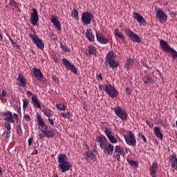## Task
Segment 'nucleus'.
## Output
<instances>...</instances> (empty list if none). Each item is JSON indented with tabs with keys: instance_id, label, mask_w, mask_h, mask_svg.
I'll return each mask as SVG.
<instances>
[{
	"instance_id": "1",
	"label": "nucleus",
	"mask_w": 177,
	"mask_h": 177,
	"mask_svg": "<svg viewBox=\"0 0 177 177\" xmlns=\"http://www.w3.org/2000/svg\"><path fill=\"white\" fill-rule=\"evenodd\" d=\"M107 63L109 64L111 68H117L118 67V62L115 61V57H114V52L110 51L107 53L105 64L107 65Z\"/></svg>"
},
{
	"instance_id": "2",
	"label": "nucleus",
	"mask_w": 177,
	"mask_h": 177,
	"mask_svg": "<svg viewBox=\"0 0 177 177\" xmlns=\"http://www.w3.org/2000/svg\"><path fill=\"white\" fill-rule=\"evenodd\" d=\"M160 45L162 49H163V50H165V52H170L173 59L177 58L176 50H175L174 48H171L169 46V45H168V43H167V41H165L163 39H160Z\"/></svg>"
},
{
	"instance_id": "3",
	"label": "nucleus",
	"mask_w": 177,
	"mask_h": 177,
	"mask_svg": "<svg viewBox=\"0 0 177 177\" xmlns=\"http://www.w3.org/2000/svg\"><path fill=\"white\" fill-rule=\"evenodd\" d=\"M124 34L131 41H133V42H137L138 44H140V42H142L140 37L128 28L124 29Z\"/></svg>"
},
{
	"instance_id": "4",
	"label": "nucleus",
	"mask_w": 177,
	"mask_h": 177,
	"mask_svg": "<svg viewBox=\"0 0 177 177\" xmlns=\"http://www.w3.org/2000/svg\"><path fill=\"white\" fill-rule=\"evenodd\" d=\"M105 92L107 93L109 97L114 99L118 96V91L111 84L105 85Z\"/></svg>"
},
{
	"instance_id": "5",
	"label": "nucleus",
	"mask_w": 177,
	"mask_h": 177,
	"mask_svg": "<svg viewBox=\"0 0 177 177\" xmlns=\"http://www.w3.org/2000/svg\"><path fill=\"white\" fill-rule=\"evenodd\" d=\"M93 14H91L89 12H84L82 14V23H83L84 26H89L91 24V21L94 19Z\"/></svg>"
},
{
	"instance_id": "6",
	"label": "nucleus",
	"mask_w": 177,
	"mask_h": 177,
	"mask_svg": "<svg viewBox=\"0 0 177 177\" xmlns=\"http://www.w3.org/2000/svg\"><path fill=\"white\" fill-rule=\"evenodd\" d=\"M37 118L39 129L41 132H43V133H46V131L48 130V125H46V123L44 122V120L42 119L39 113L37 114Z\"/></svg>"
},
{
	"instance_id": "7",
	"label": "nucleus",
	"mask_w": 177,
	"mask_h": 177,
	"mask_svg": "<svg viewBox=\"0 0 177 177\" xmlns=\"http://www.w3.org/2000/svg\"><path fill=\"white\" fill-rule=\"evenodd\" d=\"M29 37L33 41L34 44L39 48V49H44L45 48V44H44V41L37 36V35H33L32 34H30Z\"/></svg>"
},
{
	"instance_id": "8",
	"label": "nucleus",
	"mask_w": 177,
	"mask_h": 177,
	"mask_svg": "<svg viewBox=\"0 0 177 177\" xmlns=\"http://www.w3.org/2000/svg\"><path fill=\"white\" fill-rule=\"evenodd\" d=\"M117 117H119L122 121H127V113L120 106L113 109Z\"/></svg>"
},
{
	"instance_id": "9",
	"label": "nucleus",
	"mask_w": 177,
	"mask_h": 177,
	"mask_svg": "<svg viewBox=\"0 0 177 177\" xmlns=\"http://www.w3.org/2000/svg\"><path fill=\"white\" fill-rule=\"evenodd\" d=\"M124 139L129 146H135V145H136V140L133 136V133L131 131H129V136H124Z\"/></svg>"
},
{
	"instance_id": "10",
	"label": "nucleus",
	"mask_w": 177,
	"mask_h": 177,
	"mask_svg": "<svg viewBox=\"0 0 177 177\" xmlns=\"http://www.w3.org/2000/svg\"><path fill=\"white\" fill-rule=\"evenodd\" d=\"M32 12H33L30 15V23L32 26H36L38 20H39V18L38 17V12H37L35 8H32Z\"/></svg>"
},
{
	"instance_id": "11",
	"label": "nucleus",
	"mask_w": 177,
	"mask_h": 177,
	"mask_svg": "<svg viewBox=\"0 0 177 177\" xmlns=\"http://www.w3.org/2000/svg\"><path fill=\"white\" fill-rule=\"evenodd\" d=\"M97 142L100 143V147L102 150L104 149V147L107 145V139L104 136H99L96 138Z\"/></svg>"
},
{
	"instance_id": "12",
	"label": "nucleus",
	"mask_w": 177,
	"mask_h": 177,
	"mask_svg": "<svg viewBox=\"0 0 177 177\" xmlns=\"http://www.w3.org/2000/svg\"><path fill=\"white\" fill-rule=\"evenodd\" d=\"M104 153L106 156H113V151H114V146L111 144H107L104 146Z\"/></svg>"
},
{
	"instance_id": "13",
	"label": "nucleus",
	"mask_w": 177,
	"mask_h": 177,
	"mask_svg": "<svg viewBox=\"0 0 177 177\" xmlns=\"http://www.w3.org/2000/svg\"><path fill=\"white\" fill-rule=\"evenodd\" d=\"M104 133H106L111 143H117V139L113 136V132L109 128H105Z\"/></svg>"
},
{
	"instance_id": "14",
	"label": "nucleus",
	"mask_w": 177,
	"mask_h": 177,
	"mask_svg": "<svg viewBox=\"0 0 177 177\" xmlns=\"http://www.w3.org/2000/svg\"><path fill=\"white\" fill-rule=\"evenodd\" d=\"M50 21L53 23L54 27H55L56 30L57 31L62 30V26L60 25V21L56 19V17L55 15H52L50 17Z\"/></svg>"
},
{
	"instance_id": "15",
	"label": "nucleus",
	"mask_w": 177,
	"mask_h": 177,
	"mask_svg": "<svg viewBox=\"0 0 177 177\" xmlns=\"http://www.w3.org/2000/svg\"><path fill=\"white\" fill-rule=\"evenodd\" d=\"M58 167L60 171L64 173L70 169L71 165H70V162H66L65 163L59 164Z\"/></svg>"
},
{
	"instance_id": "16",
	"label": "nucleus",
	"mask_w": 177,
	"mask_h": 177,
	"mask_svg": "<svg viewBox=\"0 0 177 177\" xmlns=\"http://www.w3.org/2000/svg\"><path fill=\"white\" fill-rule=\"evenodd\" d=\"M156 19H159V21L161 23L162 20L165 21L167 20V15L164 13L161 10V9L158 8V11L156 12Z\"/></svg>"
},
{
	"instance_id": "17",
	"label": "nucleus",
	"mask_w": 177,
	"mask_h": 177,
	"mask_svg": "<svg viewBox=\"0 0 177 177\" xmlns=\"http://www.w3.org/2000/svg\"><path fill=\"white\" fill-rule=\"evenodd\" d=\"M33 75H35V78H38L40 81L44 80V75L41 72V69L37 68H32Z\"/></svg>"
},
{
	"instance_id": "18",
	"label": "nucleus",
	"mask_w": 177,
	"mask_h": 177,
	"mask_svg": "<svg viewBox=\"0 0 177 177\" xmlns=\"http://www.w3.org/2000/svg\"><path fill=\"white\" fill-rule=\"evenodd\" d=\"M3 115H4L6 118H4V121H7L8 122H15V120H13V114H12V112H5L3 113Z\"/></svg>"
},
{
	"instance_id": "19",
	"label": "nucleus",
	"mask_w": 177,
	"mask_h": 177,
	"mask_svg": "<svg viewBox=\"0 0 177 177\" xmlns=\"http://www.w3.org/2000/svg\"><path fill=\"white\" fill-rule=\"evenodd\" d=\"M133 17L137 20L138 23H140V24H146V19H145V18H143V17H142L140 14L138 12H134Z\"/></svg>"
},
{
	"instance_id": "20",
	"label": "nucleus",
	"mask_w": 177,
	"mask_h": 177,
	"mask_svg": "<svg viewBox=\"0 0 177 177\" xmlns=\"http://www.w3.org/2000/svg\"><path fill=\"white\" fill-rule=\"evenodd\" d=\"M17 81H18L21 84H18L19 86H26V85H27L26 77H24V75L20 73L18 75Z\"/></svg>"
},
{
	"instance_id": "21",
	"label": "nucleus",
	"mask_w": 177,
	"mask_h": 177,
	"mask_svg": "<svg viewBox=\"0 0 177 177\" xmlns=\"http://www.w3.org/2000/svg\"><path fill=\"white\" fill-rule=\"evenodd\" d=\"M153 132L156 137H158L160 140H162L164 135L161 133V130L160 129V127H154Z\"/></svg>"
},
{
	"instance_id": "22",
	"label": "nucleus",
	"mask_w": 177,
	"mask_h": 177,
	"mask_svg": "<svg viewBox=\"0 0 177 177\" xmlns=\"http://www.w3.org/2000/svg\"><path fill=\"white\" fill-rule=\"evenodd\" d=\"M169 160L171 162V165L172 168H174V169H177V158L176 155H171L169 156Z\"/></svg>"
},
{
	"instance_id": "23",
	"label": "nucleus",
	"mask_w": 177,
	"mask_h": 177,
	"mask_svg": "<svg viewBox=\"0 0 177 177\" xmlns=\"http://www.w3.org/2000/svg\"><path fill=\"white\" fill-rule=\"evenodd\" d=\"M95 35L97 41H98L100 44H106L109 43V40H107V39H106L105 37H102V35H100L99 32H96Z\"/></svg>"
},
{
	"instance_id": "24",
	"label": "nucleus",
	"mask_w": 177,
	"mask_h": 177,
	"mask_svg": "<svg viewBox=\"0 0 177 177\" xmlns=\"http://www.w3.org/2000/svg\"><path fill=\"white\" fill-rule=\"evenodd\" d=\"M59 164H64L65 162H68L67 161V156L64 153H60L57 156Z\"/></svg>"
},
{
	"instance_id": "25",
	"label": "nucleus",
	"mask_w": 177,
	"mask_h": 177,
	"mask_svg": "<svg viewBox=\"0 0 177 177\" xmlns=\"http://www.w3.org/2000/svg\"><path fill=\"white\" fill-rule=\"evenodd\" d=\"M86 37L88 38V41L93 42L95 41V35L92 34L91 29H87L86 32Z\"/></svg>"
},
{
	"instance_id": "26",
	"label": "nucleus",
	"mask_w": 177,
	"mask_h": 177,
	"mask_svg": "<svg viewBox=\"0 0 177 177\" xmlns=\"http://www.w3.org/2000/svg\"><path fill=\"white\" fill-rule=\"evenodd\" d=\"M32 102L35 107H37V109H41V104H39V101H38V98L37 97V95H35L32 97Z\"/></svg>"
},
{
	"instance_id": "27",
	"label": "nucleus",
	"mask_w": 177,
	"mask_h": 177,
	"mask_svg": "<svg viewBox=\"0 0 177 177\" xmlns=\"http://www.w3.org/2000/svg\"><path fill=\"white\" fill-rule=\"evenodd\" d=\"M143 82L147 85V84H154V80L150 76L146 75L142 79Z\"/></svg>"
},
{
	"instance_id": "28",
	"label": "nucleus",
	"mask_w": 177,
	"mask_h": 177,
	"mask_svg": "<svg viewBox=\"0 0 177 177\" xmlns=\"http://www.w3.org/2000/svg\"><path fill=\"white\" fill-rule=\"evenodd\" d=\"M115 153H118L122 156V157H125V151H124V149L120 146H115Z\"/></svg>"
},
{
	"instance_id": "29",
	"label": "nucleus",
	"mask_w": 177,
	"mask_h": 177,
	"mask_svg": "<svg viewBox=\"0 0 177 177\" xmlns=\"http://www.w3.org/2000/svg\"><path fill=\"white\" fill-rule=\"evenodd\" d=\"M44 114V115H46V117H48V118H50V117H52L53 115V111H52V110L49 109H44L43 110Z\"/></svg>"
},
{
	"instance_id": "30",
	"label": "nucleus",
	"mask_w": 177,
	"mask_h": 177,
	"mask_svg": "<svg viewBox=\"0 0 177 177\" xmlns=\"http://www.w3.org/2000/svg\"><path fill=\"white\" fill-rule=\"evenodd\" d=\"M127 162L131 165V167H133V168H139V162L137 161L127 159Z\"/></svg>"
},
{
	"instance_id": "31",
	"label": "nucleus",
	"mask_w": 177,
	"mask_h": 177,
	"mask_svg": "<svg viewBox=\"0 0 177 177\" xmlns=\"http://www.w3.org/2000/svg\"><path fill=\"white\" fill-rule=\"evenodd\" d=\"M158 165L157 163L153 162L151 167H150V171H151V176H156V168H157Z\"/></svg>"
},
{
	"instance_id": "32",
	"label": "nucleus",
	"mask_w": 177,
	"mask_h": 177,
	"mask_svg": "<svg viewBox=\"0 0 177 177\" xmlns=\"http://www.w3.org/2000/svg\"><path fill=\"white\" fill-rule=\"evenodd\" d=\"M133 66V59L132 58H129L125 63V68H129V67H132Z\"/></svg>"
},
{
	"instance_id": "33",
	"label": "nucleus",
	"mask_w": 177,
	"mask_h": 177,
	"mask_svg": "<svg viewBox=\"0 0 177 177\" xmlns=\"http://www.w3.org/2000/svg\"><path fill=\"white\" fill-rule=\"evenodd\" d=\"M88 48L89 55H94L95 56H96V48H95V47H93V46L92 45H89Z\"/></svg>"
},
{
	"instance_id": "34",
	"label": "nucleus",
	"mask_w": 177,
	"mask_h": 177,
	"mask_svg": "<svg viewBox=\"0 0 177 177\" xmlns=\"http://www.w3.org/2000/svg\"><path fill=\"white\" fill-rule=\"evenodd\" d=\"M114 34L115 37H118V38H121V39H125L124 35L121 33L118 29H115Z\"/></svg>"
},
{
	"instance_id": "35",
	"label": "nucleus",
	"mask_w": 177,
	"mask_h": 177,
	"mask_svg": "<svg viewBox=\"0 0 177 177\" xmlns=\"http://www.w3.org/2000/svg\"><path fill=\"white\" fill-rule=\"evenodd\" d=\"M46 138H53L55 136V133L52 130H46V133H43Z\"/></svg>"
},
{
	"instance_id": "36",
	"label": "nucleus",
	"mask_w": 177,
	"mask_h": 177,
	"mask_svg": "<svg viewBox=\"0 0 177 177\" xmlns=\"http://www.w3.org/2000/svg\"><path fill=\"white\" fill-rule=\"evenodd\" d=\"M71 17H74L75 20H80L78 17V11H77L75 9H73L71 12Z\"/></svg>"
},
{
	"instance_id": "37",
	"label": "nucleus",
	"mask_w": 177,
	"mask_h": 177,
	"mask_svg": "<svg viewBox=\"0 0 177 177\" xmlns=\"http://www.w3.org/2000/svg\"><path fill=\"white\" fill-rule=\"evenodd\" d=\"M56 107L59 111H64L66 110V105L64 104H57Z\"/></svg>"
},
{
	"instance_id": "38",
	"label": "nucleus",
	"mask_w": 177,
	"mask_h": 177,
	"mask_svg": "<svg viewBox=\"0 0 177 177\" xmlns=\"http://www.w3.org/2000/svg\"><path fill=\"white\" fill-rule=\"evenodd\" d=\"M68 70H70L71 73H73L74 74H77V68H75V66L74 64H71L68 68Z\"/></svg>"
},
{
	"instance_id": "39",
	"label": "nucleus",
	"mask_w": 177,
	"mask_h": 177,
	"mask_svg": "<svg viewBox=\"0 0 177 177\" xmlns=\"http://www.w3.org/2000/svg\"><path fill=\"white\" fill-rule=\"evenodd\" d=\"M59 45L61 49H62L64 52H70V49L67 48V46H64L62 41H60Z\"/></svg>"
},
{
	"instance_id": "40",
	"label": "nucleus",
	"mask_w": 177,
	"mask_h": 177,
	"mask_svg": "<svg viewBox=\"0 0 177 177\" xmlns=\"http://www.w3.org/2000/svg\"><path fill=\"white\" fill-rule=\"evenodd\" d=\"M62 64H64V66H66V68H68L71 65V64H70V62H68V60H67V59L66 58L62 59Z\"/></svg>"
},
{
	"instance_id": "41",
	"label": "nucleus",
	"mask_w": 177,
	"mask_h": 177,
	"mask_svg": "<svg viewBox=\"0 0 177 177\" xmlns=\"http://www.w3.org/2000/svg\"><path fill=\"white\" fill-rule=\"evenodd\" d=\"M17 132L19 136H21V135H23V130L21 129V125L17 126Z\"/></svg>"
},
{
	"instance_id": "42",
	"label": "nucleus",
	"mask_w": 177,
	"mask_h": 177,
	"mask_svg": "<svg viewBox=\"0 0 177 177\" xmlns=\"http://www.w3.org/2000/svg\"><path fill=\"white\" fill-rule=\"evenodd\" d=\"M27 106H28V100L24 99L23 100V109L26 110L27 109Z\"/></svg>"
},
{
	"instance_id": "43",
	"label": "nucleus",
	"mask_w": 177,
	"mask_h": 177,
	"mask_svg": "<svg viewBox=\"0 0 177 177\" xmlns=\"http://www.w3.org/2000/svg\"><path fill=\"white\" fill-rule=\"evenodd\" d=\"M113 158H115V160H117V161H121V156L120 155V153H115L113 154Z\"/></svg>"
},
{
	"instance_id": "44",
	"label": "nucleus",
	"mask_w": 177,
	"mask_h": 177,
	"mask_svg": "<svg viewBox=\"0 0 177 177\" xmlns=\"http://www.w3.org/2000/svg\"><path fill=\"white\" fill-rule=\"evenodd\" d=\"M61 115L62 117H63V118H66L67 120H68V118H70V112H68L66 113H61Z\"/></svg>"
},
{
	"instance_id": "45",
	"label": "nucleus",
	"mask_w": 177,
	"mask_h": 177,
	"mask_svg": "<svg viewBox=\"0 0 177 177\" xmlns=\"http://www.w3.org/2000/svg\"><path fill=\"white\" fill-rule=\"evenodd\" d=\"M84 158L86 160V161H88L89 158H91V153H89V152H85Z\"/></svg>"
},
{
	"instance_id": "46",
	"label": "nucleus",
	"mask_w": 177,
	"mask_h": 177,
	"mask_svg": "<svg viewBox=\"0 0 177 177\" xmlns=\"http://www.w3.org/2000/svg\"><path fill=\"white\" fill-rule=\"evenodd\" d=\"M50 39H53V41H57V35L53 33L50 35Z\"/></svg>"
},
{
	"instance_id": "47",
	"label": "nucleus",
	"mask_w": 177,
	"mask_h": 177,
	"mask_svg": "<svg viewBox=\"0 0 177 177\" xmlns=\"http://www.w3.org/2000/svg\"><path fill=\"white\" fill-rule=\"evenodd\" d=\"M90 158L91 160H93V161H95V160H96V156L95 154H93V152H92V151L90 152Z\"/></svg>"
},
{
	"instance_id": "48",
	"label": "nucleus",
	"mask_w": 177,
	"mask_h": 177,
	"mask_svg": "<svg viewBox=\"0 0 177 177\" xmlns=\"http://www.w3.org/2000/svg\"><path fill=\"white\" fill-rule=\"evenodd\" d=\"M2 97H6V91L3 90L1 94L0 95V99L2 100Z\"/></svg>"
},
{
	"instance_id": "49",
	"label": "nucleus",
	"mask_w": 177,
	"mask_h": 177,
	"mask_svg": "<svg viewBox=\"0 0 177 177\" xmlns=\"http://www.w3.org/2000/svg\"><path fill=\"white\" fill-rule=\"evenodd\" d=\"M4 127H5V128L7 129V131H10V129H11V127H10V123L6 122V123L4 124Z\"/></svg>"
},
{
	"instance_id": "50",
	"label": "nucleus",
	"mask_w": 177,
	"mask_h": 177,
	"mask_svg": "<svg viewBox=\"0 0 177 177\" xmlns=\"http://www.w3.org/2000/svg\"><path fill=\"white\" fill-rule=\"evenodd\" d=\"M139 136H140V138H142V139L143 140V142H145V143H146L147 142V140H146V137L145 136V135H143V133H139Z\"/></svg>"
},
{
	"instance_id": "51",
	"label": "nucleus",
	"mask_w": 177,
	"mask_h": 177,
	"mask_svg": "<svg viewBox=\"0 0 177 177\" xmlns=\"http://www.w3.org/2000/svg\"><path fill=\"white\" fill-rule=\"evenodd\" d=\"M52 78H53V81H55V82H56V84H59V78H57V77H56V75H53Z\"/></svg>"
},
{
	"instance_id": "52",
	"label": "nucleus",
	"mask_w": 177,
	"mask_h": 177,
	"mask_svg": "<svg viewBox=\"0 0 177 177\" xmlns=\"http://www.w3.org/2000/svg\"><path fill=\"white\" fill-rule=\"evenodd\" d=\"M24 118L26 120V121H31V118L28 114H26Z\"/></svg>"
},
{
	"instance_id": "53",
	"label": "nucleus",
	"mask_w": 177,
	"mask_h": 177,
	"mask_svg": "<svg viewBox=\"0 0 177 177\" xmlns=\"http://www.w3.org/2000/svg\"><path fill=\"white\" fill-rule=\"evenodd\" d=\"M10 5H11V6H17V3H16V1L15 0H10Z\"/></svg>"
},
{
	"instance_id": "54",
	"label": "nucleus",
	"mask_w": 177,
	"mask_h": 177,
	"mask_svg": "<svg viewBox=\"0 0 177 177\" xmlns=\"http://www.w3.org/2000/svg\"><path fill=\"white\" fill-rule=\"evenodd\" d=\"M132 93V90L129 87L126 88V94L131 95Z\"/></svg>"
},
{
	"instance_id": "55",
	"label": "nucleus",
	"mask_w": 177,
	"mask_h": 177,
	"mask_svg": "<svg viewBox=\"0 0 177 177\" xmlns=\"http://www.w3.org/2000/svg\"><path fill=\"white\" fill-rule=\"evenodd\" d=\"M99 88H100L101 91H104L105 92L106 86L102 85V84H99Z\"/></svg>"
},
{
	"instance_id": "56",
	"label": "nucleus",
	"mask_w": 177,
	"mask_h": 177,
	"mask_svg": "<svg viewBox=\"0 0 177 177\" xmlns=\"http://www.w3.org/2000/svg\"><path fill=\"white\" fill-rule=\"evenodd\" d=\"M32 138H29L28 140V146H31V145L32 144Z\"/></svg>"
},
{
	"instance_id": "57",
	"label": "nucleus",
	"mask_w": 177,
	"mask_h": 177,
	"mask_svg": "<svg viewBox=\"0 0 177 177\" xmlns=\"http://www.w3.org/2000/svg\"><path fill=\"white\" fill-rule=\"evenodd\" d=\"M12 117H13V118L17 120V122H19V116L17 115V114L14 113Z\"/></svg>"
},
{
	"instance_id": "58",
	"label": "nucleus",
	"mask_w": 177,
	"mask_h": 177,
	"mask_svg": "<svg viewBox=\"0 0 177 177\" xmlns=\"http://www.w3.org/2000/svg\"><path fill=\"white\" fill-rule=\"evenodd\" d=\"M48 122L50 125H55V123L53 122V120L50 119V118H48Z\"/></svg>"
},
{
	"instance_id": "59",
	"label": "nucleus",
	"mask_w": 177,
	"mask_h": 177,
	"mask_svg": "<svg viewBox=\"0 0 177 177\" xmlns=\"http://www.w3.org/2000/svg\"><path fill=\"white\" fill-rule=\"evenodd\" d=\"M39 139H44L45 137V133L42 134V133H40L39 134Z\"/></svg>"
},
{
	"instance_id": "60",
	"label": "nucleus",
	"mask_w": 177,
	"mask_h": 177,
	"mask_svg": "<svg viewBox=\"0 0 177 177\" xmlns=\"http://www.w3.org/2000/svg\"><path fill=\"white\" fill-rule=\"evenodd\" d=\"M97 79L100 80L102 81V80H103V77H102V74L97 75Z\"/></svg>"
},
{
	"instance_id": "61",
	"label": "nucleus",
	"mask_w": 177,
	"mask_h": 177,
	"mask_svg": "<svg viewBox=\"0 0 177 177\" xmlns=\"http://www.w3.org/2000/svg\"><path fill=\"white\" fill-rule=\"evenodd\" d=\"M6 136L7 138H10V130H7Z\"/></svg>"
},
{
	"instance_id": "62",
	"label": "nucleus",
	"mask_w": 177,
	"mask_h": 177,
	"mask_svg": "<svg viewBox=\"0 0 177 177\" xmlns=\"http://www.w3.org/2000/svg\"><path fill=\"white\" fill-rule=\"evenodd\" d=\"M147 124L148 127H149V128H153V127H154V124H151L149 122H147Z\"/></svg>"
},
{
	"instance_id": "63",
	"label": "nucleus",
	"mask_w": 177,
	"mask_h": 177,
	"mask_svg": "<svg viewBox=\"0 0 177 177\" xmlns=\"http://www.w3.org/2000/svg\"><path fill=\"white\" fill-rule=\"evenodd\" d=\"M160 124L163 128H167V124L164 123L163 122H161Z\"/></svg>"
},
{
	"instance_id": "64",
	"label": "nucleus",
	"mask_w": 177,
	"mask_h": 177,
	"mask_svg": "<svg viewBox=\"0 0 177 177\" xmlns=\"http://www.w3.org/2000/svg\"><path fill=\"white\" fill-rule=\"evenodd\" d=\"M27 95H28V96H32V93H31V91H27Z\"/></svg>"
}]
</instances>
